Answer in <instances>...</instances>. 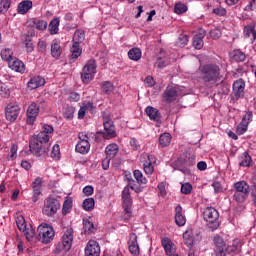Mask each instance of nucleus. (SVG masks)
Segmentation results:
<instances>
[{"label":"nucleus","instance_id":"1","mask_svg":"<svg viewBox=\"0 0 256 256\" xmlns=\"http://www.w3.org/2000/svg\"><path fill=\"white\" fill-rule=\"evenodd\" d=\"M199 79L205 89H215L221 87L218 91L220 95H227L229 87L225 84V77L221 74V67L217 64H205L199 69Z\"/></svg>","mask_w":256,"mask_h":256},{"label":"nucleus","instance_id":"64","mask_svg":"<svg viewBox=\"0 0 256 256\" xmlns=\"http://www.w3.org/2000/svg\"><path fill=\"white\" fill-rule=\"evenodd\" d=\"M210 37H211V39H219V37H221V30H219V29L211 30Z\"/></svg>","mask_w":256,"mask_h":256},{"label":"nucleus","instance_id":"50","mask_svg":"<svg viewBox=\"0 0 256 256\" xmlns=\"http://www.w3.org/2000/svg\"><path fill=\"white\" fill-rule=\"evenodd\" d=\"M183 239H184V243H185V245H187V247H193L194 239H193V236L191 235V233H189V231H186L183 234Z\"/></svg>","mask_w":256,"mask_h":256},{"label":"nucleus","instance_id":"2","mask_svg":"<svg viewBox=\"0 0 256 256\" xmlns=\"http://www.w3.org/2000/svg\"><path fill=\"white\" fill-rule=\"evenodd\" d=\"M53 126L45 124L42 131L29 140V149L36 157H45L49 153V139L53 134Z\"/></svg>","mask_w":256,"mask_h":256},{"label":"nucleus","instance_id":"58","mask_svg":"<svg viewBox=\"0 0 256 256\" xmlns=\"http://www.w3.org/2000/svg\"><path fill=\"white\" fill-rule=\"evenodd\" d=\"M37 51L38 53H45L47 51V42L39 40L37 45Z\"/></svg>","mask_w":256,"mask_h":256},{"label":"nucleus","instance_id":"30","mask_svg":"<svg viewBox=\"0 0 256 256\" xmlns=\"http://www.w3.org/2000/svg\"><path fill=\"white\" fill-rule=\"evenodd\" d=\"M106 157L109 159H115L117 153H119V146L117 144H110L105 149Z\"/></svg>","mask_w":256,"mask_h":256},{"label":"nucleus","instance_id":"34","mask_svg":"<svg viewBox=\"0 0 256 256\" xmlns=\"http://www.w3.org/2000/svg\"><path fill=\"white\" fill-rule=\"evenodd\" d=\"M83 229L84 232L87 233V235H91V233H95L97 231V228H95V224H93V222L88 219L83 220Z\"/></svg>","mask_w":256,"mask_h":256},{"label":"nucleus","instance_id":"15","mask_svg":"<svg viewBox=\"0 0 256 256\" xmlns=\"http://www.w3.org/2000/svg\"><path fill=\"white\" fill-rule=\"evenodd\" d=\"M101 255V247L95 240H90L85 248V256H99Z\"/></svg>","mask_w":256,"mask_h":256},{"label":"nucleus","instance_id":"21","mask_svg":"<svg viewBox=\"0 0 256 256\" xmlns=\"http://www.w3.org/2000/svg\"><path fill=\"white\" fill-rule=\"evenodd\" d=\"M156 159L153 154H148L147 155V160L144 162L143 167H144V173L146 175H153V171H155V168L153 167V163H155Z\"/></svg>","mask_w":256,"mask_h":256},{"label":"nucleus","instance_id":"29","mask_svg":"<svg viewBox=\"0 0 256 256\" xmlns=\"http://www.w3.org/2000/svg\"><path fill=\"white\" fill-rule=\"evenodd\" d=\"M33 8V2L31 0H24L18 4V13L25 15L28 11Z\"/></svg>","mask_w":256,"mask_h":256},{"label":"nucleus","instance_id":"59","mask_svg":"<svg viewBox=\"0 0 256 256\" xmlns=\"http://www.w3.org/2000/svg\"><path fill=\"white\" fill-rule=\"evenodd\" d=\"M79 99H81V95H79V93H77V92L69 93L68 101H70L72 103H77V101H79Z\"/></svg>","mask_w":256,"mask_h":256},{"label":"nucleus","instance_id":"20","mask_svg":"<svg viewBox=\"0 0 256 256\" xmlns=\"http://www.w3.org/2000/svg\"><path fill=\"white\" fill-rule=\"evenodd\" d=\"M128 249L132 255H139V243L137 242V234H130L128 241Z\"/></svg>","mask_w":256,"mask_h":256},{"label":"nucleus","instance_id":"22","mask_svg":"<svg viewBox=\"0 0 256 256\" xmlns=\"http://www.w3.org/2000/svg\"><path fill=\"white\" fill-rule=\"evenodd\" d=\"M162 247L165 250L166 255L169 256H173L175 255V244L173 243V241H171V239L169 238H164L162 239Z\"/></svg>","mask_w":256,"mask_h":256},{"label":"nucleus","instance_id":"37","mask_svg":"<svg viewBox=\"0 0 256 256\" xmlns=\"http://www.w3.org/2000/svg\"><path fill=\"white\" fill-rule=\"evenodd\" d=\"M101 89L105 95H111L115 91V85L111 81H105L102 83Z\"/></svg>","mask_w":256,"mask_h":256},{"label":"nucleus","instance_id":"3","mask_svg":"<svg viewBox=\"0 0 256 256\" xmlns=\"http://www.w3.org/2000/svg\"><path fill=\"white\" fill-rule=\"evenodd\" d=\"M203 219L206 221V227L210 231H217L219 226V211L213 207H207L203 211Z\"/></svg>","mask_w":256,"mask_h":256},{"label":"nucleus","instance_id":"40","mask_svg":"<svg viewBox=\"0 0 256 256\" xmlns=\"http://www.w3.org/2000/svg\"><path fill=\"white\" fill-rule=\"evenodd\" d=\"M49 31L51 35H57L59 33V18H54L50 21Z\"/></svg>","mask_w":256,"mask_h":256},{"label":"nucleus","instance_id":"12","mask_svg":"<svg viewBox=\"0 0 256 256\" xmlns=\"http://www.w3.org/2000/svg\"><path fill=\"white\" fill-rule=\"evenodd\" d=\"M214 253L216 256H227V243L223 240V237L216 235L214 237Z\"/></svg>","mask_w":256,"mask_h":256},{"label":"nucleus","instance_id":"14","mask_svg":"<svg viewBox=\"0 0 256 256\" xmlns=\"http://www.w3.org/2000/svg\"><path fill=\"white\" fill-rule=\"evenodd\" d=\"M122 201L125 213H131L133 199L131 198V190H129V186H125L122 191Z\"/></svg>","mask_w":256,"mask_h":256},{"label":"nucleus","instance_id":"47","mask_svg":"<svg viewBox=\"0 0 256 256\" xmlns=\"http://www.w3.org/2000/svg\"><path fill=\"white\" fill-rule=\"evenodd\" d=\"M11 7V0H1L0 1V14H5L9 11Z\"/></svg>","mask_w":256,"mask_h":256},{"label":"nucleus","instance_id":"38","mask_svg":"<svg viewBox=\"0 0 256 256\" xmlns=\"http://www.w3.org/2000/svg\"><path fill=\"white\" fill-rule=\"evenodd\" d=\"M159 145L161 147H169L171 145V134L164 133L159 137Z\"/></svg>","mask_w":256,"mask_h":256},{"label":"nucleus","instance_id":"56","mask_svg":"<svg viewBox=\"0 0 256 256\" xmlns=\"http://www.w3.org/2000/svg\"><path fill=\"white\" fill-rule=\"evenodd\" d=\"M9 88H7V85H5L3 82L0 85V95L1 97H9L10 95Z\"/></svg>","mask_w":256,"mask_h":256},{"label":"nucleus","instance_id":"39","mask_svg":"<svg viewBox=\"0 0 256 256\" xmlns=\"http://www.w3.org/2000/svg\"><path fill=\"white\" fill-rule=\"evenodd\" d=\"M82 207L84 211H93L95 209V199L86 198L82 203Z\"/></svg>","mask_w":256,"mask_h":256},{"label":"nucleus","instance_id":"18","mask_svg":"<svg viewBox=\"0 0 256 256\" xmlns=\"http://www.w3.org/2000/svg\"><path fill=\"white\" fill-rule=\"evenodd\" d=\"M41 187H43V179L38 177L32 183V189H33L32 201H33V203H37L39 201V195H41Z\"/></svg>","mask_w":256,"mask_h":256},{"label":"nucleus","instance_id":"26","mask_svg":"<svg viewBox=\"0 0 256 256\" xmlns=\"http://www.w3.org/2000/svg\"><path fill=\"white\" fill-rule=\"evenodd\" d=\"M45 85V78L41 76H34L28 82L29 89H39V87H43Z\"/></svg>","mask_w":256,"mask_h":256},{"label":"nucleus","instance_id":"52","mask_svg":"<svg viewBox=\"0 0 256 256\" xmlns=\"http://www.w3.org/2000/svg\"><path fill=\"white\" fill-rule=\"evenodd\" d=\"M75 114V108L72 106H67L64 110V117L66 119H73V115Z\"/></svg>","mask_w":256,"mask_h":256},{"label":"nucleus","instance_id":"43","mask_svg":"<svg viewBox=\"0 0 256 256\" xmlns=\"http://www.w3.org/2000/svg\"><path fill=\"white\" fill-rule=\"evenodd\" d=\"M249 197V194H245L243 192H236L234 191L233 199L236 203H244L246 199Z\"/></svg>","mask_w":256,"mask_h":256},{"label":"nucleus","instance_id":"46","mask_svg":"<svg viewBox=\"0 0 256 256\" xmlns=\"http://www.w3.org/2000/svg\"><path fill=\"white\" fill-rule=\"evenodd\" d=\"M134 178L136 179L137 183L147 185V178L143 177V173L140 170L134 171Z\"/></svg>","mask_w":256,"mask_h":256},{"label":"nucleus","instance_id":"53","mask_svg":"<svg viewBox=\"0 0 256 256\" xmlns=\"http://www.w3.org/2000/svg\"><path fill=\"white\" fill-rule=\"evenodd\" d=\"M177 43H178L179 47H185V45H187L189 43V36H187L185 34H180Z\"/></svg>","mask_w":256,"mask_h":256},{"label":"nucleus","instance_id":"54","mask_svg":"<svg viewBox=\"0 0 256 256\" xmlns=\"http://www.w3.org/2000/svg\"><path fill=\"white\" fill-rule=\"evenodd\" d=\"M193 191V186L190 183H184L181 186V193L183 195H189Z\"/></svg>","mask_w":256,"mask_h":256},{"label":"nucleus","instance_id":"61","mask_svg":"<svg viewBox=\"0 0 256 256\" xmlns=\"http://www.w3.org/2000/svg\"><path fill=\"white\" fill-rule=\"evenodd\" d=\"M36 29H38V31H45V29H47V21L38 20L36 22Z\"/></svg>","mask_w":256,"mask_h":256},{"label":"nucleus","instance_id":"6","mask_svg":"<svg viewBox=\"0 0 256 256\" xmlns=\"http://www.w3.org/2000/svg\"><path fill=\"white\" fill-rule=\"evenodd\" d=\"M37 231V239L38 241H41V243H44V245H48V243H51V241H53L55 238V229H53L51 225L47 223L40 224Z\"/></svg>","mask_w":256,"mask_h":256},{"label":"nucleus","instance_id":"42","mask_svg":"<svg viewBox=\"0 0 256 256\" xmlns=\"http://www.w3.org/2000/svg\"><path fill=\"white\" fill-rule=\"evenodd\" d=\"M187 9V5L182 2H178L174 6V13H176V15H183V13H187Z\"/></svg>","mask_w":256,"mask_h":256},{"label":"nucleus","instance_id":"57","mask_svg":"<svg viewBox=\"0 0 256 256\" xmlns=\"http://www.w3.org/2000/svg\"><path fill=\"white\" fill-rule=\"evenodd\" d=\"M19 149V146H17L16 144H12L11 148H10V160L14 161V159H17V151Z\"/></svg>","mask_w":256,"mask_h":256},{"label":"nucleus","instance_id":"7","mask_svg":"<svg viewBox=\"0 0 256 256\" xmlns=\"http://www.w3.org/2000/svg\"><path fill=\"white\" fill-rule=\"evenodd\" d=\"M71 247H73V228H67L62 236L61 242L56 245L54 251L57 254L63 251L67 253V251H71Z\"/></svg>","mask_w":256,"mask_h":256},{"label":"nucleus","instance_id":"41","mask_svg":"<svg viewBox=\"0 0 256 256\" xmlns=\"http://www.w3.org/2000/svg\"><path fill=\"white\" fill-rule=\"evenodd\" d=\"M1 58L3 59V61H7V63H9L11 59H15V57H13V50L9 48L2 50Z\"/></svg>","mask_w":256,"mask_h":256},{"label":"nucleus","instance_id":"23","mask_svg":"<svg viewBox=\"0 0 256 256\" xmlns=\"http://www.w3.org/2000/svg\"><path fill=\"white\" fill-rule=\"evenodd\" d=\"M206 32L204 29H200L199 33L194 36L192 45L195 49H203V39H205Z\"/></svg>","mask_w":256,"mask_h":256},{"label":"nucleus","instance_id":"48","mask_svg":"<svg viewBox=\"0 0 256 256\" xmlns=\"http://www.w3.org/2000/svg\"><path fill=\"white\" fill-rule=\"evenodd\" d=\"M72 207H73V200L72 199L65 200L62 207L63 215H67V213L71 211Z\"/></svg>","mask_w":256,"mask_h":256},{"label":"nucleus","instance_id":"31","mask_svg":"<svg viewBox=\"0 0 256 256\" xmlns=\"http://www.w3.org/2000/svg\"><path fill=\"white\" fill-rule=\"evenodd\" d=\"M249 189V184H247L245 181H239L234 184V191L238 193H245L249 195Z\"/></svg>","mask_w":256,"mask_h":256},{"label":"nucleus","instance_id":"36","mask_svg":"<svg viewBox=\"0 0 256 256\" xmlns=\"http://www.w3.org/2000/svg\"><path fill=\"white\" fill-rule=\"evenodd\" d=\"M85 41V31L77 30L73 35V43L74 45H79Z\"/></svg>","mask_w":256,"mask_h":256},{"label":"nucleus","instance_id":"63","mask_svg":"<svg viewBox=\"0 0 256 256\" xmlns=\"http://www.w3.org/2000/svg\"><path fill=\"white\" fill-rule=\"evenodd\" d=\"M253 120V112H247L242 119V123L248 124Z\"/></svg>","mask_w":256,"mask_h":256},{"label":"nucleus","instance_id":"17","mask_svg":"<svg viewBox=\"0 0 256 256\" xmlns=\"http://www.w3.org/2000/svg\"><path fill=\"white\" fill-rule=\"evenodd\" d=\"M178 95H179V92H177L176 87L168 86L163 92V99L166 103H173V101L177 100Z\"/></svg>","mask_w":256,"mask_h":256},{"label":"nucleus","instance_id":"25","mask_svg":"<svg viewBox=\"0 0 256 256\" xmlns=\"http://www.w3.org/2000/svg\"><path fill=\"white\" fill-rule=\"evenodd\" d=\"M63 53V48L61 47V42L59 40H53L51 44V55L54 59H59Z\"/></svg>","mask_w":256,"mask_h":256},{"label":"nucleus","instance_id":"51","mask_svg":"<svg viewBox=\"0 0 256 256\" xmlns=\"http://www.w3.org/2000/svg\"><path fill=\"white\" fill-rule=\"evenodd\" d=\"M16 224H17L19 231H24L25 228L27 227V222L25 221V218L23 216H19L16 219Z\"/></svg>","mask_w":256,"mask_h":256},{"label":"nucleus","instance_id":"35","mask_svg":"<svg viewBox=\"0 0 256 256\" xmlns=\"http://www.w3.org/2000/svg\"><path fill=\"white\" fill-rule=\"evenodd\" d=\"M22 232L24 233L27 241H35V239H37V236H35V229L31 225L27 226Z\"/></svg>","mask_w":256,"mask_h":256},{"label":"nucleus","instance_id":"33","mask_svg":"<svg viewBox=\"0 0 256 256\" xmlns=\"http://www.w3.org/2000/svg\"><path fill=\"white\" fill-rule=\"evenodd\" d=\"M70 51L72 53L71 59L73 61H77V59H79V57H81V54L83 53V49H81L79 44H73Z\"/></svg>","mask_w":256,"mask_h":256},{"label":"nucleus","instance_id":"27","mask_svg":"<svg viewBox=\"0 0 256 256\" xmlns=\"http://www.w3.org/2000/svg\"><path fill=\"white\" fill-rule=\"evenodd\" d=\"M230 59H233L237 63H243L247 59V55L243 51L236 49L230 52Z\"/></svg>","mask_w":256,"mask_h":256},{"label":"nucleus","instance_id":"9","mask_svg":"<svg viewBox=\"0 0 256 256\" xmlns=\"http://www.w3.org/2000/svg\"><path fill=\"white\" fill-rule=\"evenodd\" d=\"M41 103H45V100L42 101H37V102H32L29 104L27 111H26V117H27V124L28 125H34L35 122L37 121V117H39V105Z\"/></svg>","mask_w":256,"mask_h":256},{"label":"nucleus","instance_id":"62","mask_svg":"<svg viewBox=\"0 0 256 256\" xmlns=\"http://www.w3.org/2000/svg\"><path fill=\"white\" fill-rule=\"evenodd\" d=\"M212 187L215 193H223V186L221 185V182L216 181L212 183Z\"/></svg>","mask_w":256,"mask_h":256},{"label":"nucleus","instance_id":"44","mask_svg":"<svg viewBox=\"0 0 256 256\" xmlns=\"http://www.w3.org/2000/svg\"><path fill=\"white\" fill-rule=\"evenodd\" d=\"M51 157L55 161H59V159H61V147L59 146V144H55L53 146L51 151Z\"/></svg>","mask_w":256,"mask_h":256},{"label":"nucleus","instance_id":"60","mask_svg":"<svg viewBox=\"0 0 256 256\" xmlns=\"http://www.w3.org/2000/svg\"><path fill=\"white\" fill-rule=\"evenodd\" d=\"M213 13L218 15V17H225V15H227V10L223 7L214 8Z\"/></svg>","mask_w":256,"mask_h":256},{"label":"nucleus","instance_id":"4","mask_svg":"<svg viewBox=\"0 0 256 256\" xmlns=\"http://www.w3.org/2000/svg\"><path fill=\"white\" fill-rule=\"evenodd\" d=\"M102 121L104 132H97L95 137L101 135L104 137V139H115V137H117V131H115V122H113L108 114H103Z\"/></svg>","mask_w":256,"mask_h":256},{"label":"nucleus","instance_id":"24","mask_svg":"<svg viewBox=\"0 0 256 256\" xmlns=\"http://www.w3.org/2000/svg\"><path fill=\"white\" fill-rule=\"evenodd\" d=\"M145 113L149 117V119H151V121H156L157 123L158 121H161V113L157 108L148 106L145 109Z\"/></svg>","mask_w":256,"mask_h":256},{"label":"nucleus","instance_id":"45","mask_svg":"<svg viewBox=\"0 0 256 256\" xmlns=\"http://www.w3.org/2000/svg\"><path fill=\"white\" fill-rule=\"evenodd\" d=\"M239 165L241 167H249L251 165V156L247 152L242 154Z\"/></svg>","mask_w":256,"mask_h":256},{"label":"nucleus","instance_id":"19","mask_svg":"<svg viewBox=\"0 0 256 256\" xmlns=\"http://www.w3.org/2000/svg\"><path fill=\"white\" fill-rule=\"evenodd\" d=\"M174 219L178 227H184L185 223H187V218L183 215V207L181 205L175 207Z\"/></svg>","mask_w":256,"mask_h":256},{"label":"nucleus","instance_id":"16","mask_svg":"<svg viewBox=\"0 0 256 256\" xmlns=\"http://www.w3.org/2000/svg\"><path fill=\"white\" fill-rule=\"evenodd\" d=\"M8 67L9 69H12V71H15L16 73H21V75H23V73H25L26 71L25 63H23V61L19 60V58L17 57L12 58L8 62Z\"/></svg>","mask_w":256,"mask_h":256},{"label":"nucleus","instance_id":"32","mask_svg":"<svg viewBox=\"0 0 256 256\" xmlns=\"http://www.w3.org/2000/svg\"><path fill=\"white\" fill-rule=\"evenodd\" d=\"M143 53L139 48H132L128 51V57L131 61H139L142 57Z\"/></svg>","mask_w":256,"mask_h":256},{"label":"nucleus","instance_id":"11","mask_svg":"<svg viewBox=\"0 0 256 256\" xmlns=\"http://www.w3.org/2000/svg\"><path fill=\"white\" fill-rule=\"evenodd\" d=\"M19 113H21V108L16 103H10L5 108L6 119L10 121V123L17 121Z\"/></svg>","mask_w":256,"mask_h":256},{"label":"nucleus","instance_id":"8","mask_svg":"<svg viewBox=\"0 0 256 256\" xmlns=\"http://www.w3.org/2000/svg\"><path fill=\"white\" fill-rule=\"evenodd\" d=\"M61 209V202H59L54 197H48L44 201V206L42 208L43 215L46 217H55L57 215V211Z\"/></svg>","mask_w":256,"mask_h":256},{"label":"nucleus","instance_id":"13","mask_svg":"<svg viewBox=\"0 0 256 256\" xmlns=\"http://www.w3.org/2000/svg\"><path fill=\"white\" fill-rule=\"evenodd\" d=\"M245 95V82L243 79L236 80L233 84L231 97L233 100L241 99Z\"/></svg>","mask_w":256,"mask_h":256},{"label":"nucleus","instance_id":"55","mask_svg":"<svg viewBox=\"0 0 256 256\" xmlns=\"http://www.w3.org/2000/svg\"><path fill=\"white\" fill-rule=\"evenodd\" d=\"M247 127H249L248 124H245L244 122H241V123L238 125L237 129H236V133H237L238 135H243L244 133L247 132Z\"/></svg>","mask_w":256,"mask_h":256},{"label":"nucleus","instance_id":"49","mask_svg":"<svg viewBox=\"0 0 256 256\" xmlns=\"http://www.w3.org/2000/svg\"><path fill=\"white\" fill-rule=\"evenodd\" d=\"M24 46L27 53H33V51H35V46L33 45V41L29 39V36H26L24 40Z\"/></svg>","mask_w":256,"mask_h":256},{"label":"nucleus","instance_id":"10","mask_svg":"<svg viewBox=\"0 0 256 256\" xmlns=\"http://www.w3.org/2000/svg\"><path fill=\"white\" fill-rule=\"evenodd\" d=\"M78 137L80 141L76 145L77 153H81V155L89 153V150L91 149V144H89V135L85 132H80Z\"/></svg>","mask_w":256,"mask_h":256},{"label":"nucleus","instance_id":"5","mask_svg":"<svg viewBox=\"0 0 256 256\" xmlns=\"http://www.w3.org/2000/svg\"><path fill=\"white\" fill-rule=\"evenodd\" d=\"M97 74V62L94 59H90L84 65L81 72V79L85 85H89L93 79H95V75Z\"/></svg>","mask_w":256,"mask_h":256},{"label":"nucleus","instance_id":"28","mask_svg":"<svg viewBox=\"0 0 256 256\" xmlns=\"http://www.w3.org/2000/svg\"><path fill=\"white\" fill-rule=\"evenodd\" d=\"M244 36L250 38L252 43H255L256 39V31H255V24H249L244 27Z\"/></svg>","mask_w":256,"mask_h":256}]
</instances>
